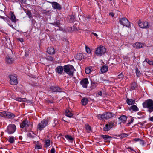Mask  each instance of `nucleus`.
<instances>
[{
	"mask_svg": "<svg viewBox=\"0 0 153 153\" xmlns=\"http://www.w3.org/2000/svg\"><path fill=\"white\" fill-rule=\"evenodd\" d=\"M139 26L142 28H146L149 27L148 22L146 21L141 22L139 20L138 22Z\"/></svg>",
	"mask_w": 153,
	"mask_h": 153,
	"instance_id": "1a4fd4ad",
	"label": "nucleus"
},
{
	"mask_svg": "<svg viewBox=\"0 0 153 153\" xmlns=\"http://www.w3.org/2000/svg\"><path fill=\"white\" fill-rule=\"evenodd\" d=\"M108 70V67L107 66H104L101 68V71L102 73H104L106 72Z\"/></svg>",
	"mask_w": 153,
	"mask_h": 153,
	"instance_id": "bb28decb",
	"label": "nucleus"
},
{
	"mask_svg": "<svg viewBox=\"0 0 153 153\" xmlns=\"http://www.w3.org/2000/svg\"><path fill=\"white\" fill-rule=\"evenodd\" d=\"M51 24L55 26V27H58L59 28L60 26V21L59 20H58V21L55 22L53 23H51Z\"/></svg>",
	"mask_w": 153,
	"mask_h": 153,
	"instance_id": "c85d7f7f",
	"label": "nucleus"
},
{
	"mask_svg": "<svg viewBox=\"0 0 153 153\" xmlns=\"http://www.w3.org/2000/svg\"><path fill=\"white\" fill-rule=\"evenodd\" d=\"M114 125V123L113 122H109L105 125L103 128L104 131H108L112 128Z\"/></svg>",
	"mask_w": 153,
	"mask_h": 153,
	"instance_id": "9d476101",
	"label": "nucleus"
},
{
	"mask_svg": "<svg viewBox=\"0 0 153 153\" xmlns=\"http://www.w3.org/2000/svg\"><path fill=\"white\" fill-rule=\"evenodd\" d=\"M134 119H132L131 121L129 122L128 124H131V123H132L133 122V121H134Z\"/></svg>",
	"mask_w": 153,
	"mask_h": 153,
	"instance_id": "052dcab7",
	"label": "nucleus"
},
{
	"mask_svg": "<svg viewBox=\"0 0 153 153\" xmlns=\"http://www.w3.org/2000/svg\"><path fill=\"white\" fill-rule=\"evenodd\" d=\"M89 82L88 79L87 78H85L83 79L80 82V84L84 88H86L87 85L88 84Z\"/></svg>",
	"mask_w": 153,
	"mask_h": 153,
	"instance_id": "9b49d317",
	"label": "nucleus"
},
{
	"mask_svg": "<svg viewBox=\"0 0 153 153\" xmlns=\"http://www.w3.org/2000/svg\"><path fill=\"white\" fill-rule=\"evenodd\" d=\"M53 9L60 10L62 9V6L58 3L56 2H51Z\"/></svg>",
	"mask_w": 153,
	"mask_h": 153,
	"instance_id": "ddd939ff",
	"label": "nucleus"
},
{
	"mask_svg": "<svg viewBox=\"0 0 153 153\" xmlns=\"http://www.w3.org/2000/svg\"><path fill=\"white\" fill-rule=\"evenodd\" d=\"M88 100L87 98L84 97L81 100V103L83 105H85L88 103Z\"/></svg>",
	"mask_w": 153,
	"mask_h": 153,
	"instance_id": "b1692460",
	"label": "nucleus"
},
{
	"mask_svg": "<svg viewBox=\"0 0 153 153\" xmlns=\"http://www.w3.org/2000/svg\"><path fill=\"white\" fill-rule=\"evenodd\" d=\"M133 140L137 142L139 141L140 140V139L139 138H135Z\"/></svg>",
	"mask_w": 153,
	"mask_h": 153,
	"instance_id": "864d4df0",
	"label": "nucleus"
},
{
	"mask_svg": "<svg viewBox=\"0 0 153 153\" xmlns=\"http://www.w3.org/2000/svg\"><path fill=\"white\" fill-rule=\"evenodd\" d=\"M123 75L122 74V73H120V74H119L118 75V76L117 78L118 79H121L123 77Z\"/></svg>",
	"mask_w": 153,
	"mask_h": 153,
	"instance_id": "49530a36",
	"label": "nucleus"
},
{
	"mask_svg": "<svg viewBox=\"0 0 153 153\" xmlns=\"http://www.w3.org/2000/svg\"><path fill=\"white\" fill-rule=\"evenodd\" d=\"M19 138H20H20H21V137H19Z\"/></svg>",
	"mask_w": 153,
	"mask_h": 153,
	"instance_id": "69168bd1",
	"label": "nucleus"
},
{
	"mask_svg": "<svg viewBox=\"0 0 153 153\" xmlns=\"http://www.w3.org/2000/svg\"><path fill=\"white\" fill-rule=\"evenodd\" d=\"M48 123V120L43 119L39 123L37 126V129L38 131H41L47 125Z\"/></svg>",
	"mask_w": 153,
	"mask_h": 153,
	"instance_id": "20e7f679",
	"label": "nucleus"
},
{
	"mask_svg": "<svg viewBox=\"0 0 153 153\" xmlns=\"http://www.w3.org/2000/svg\"><path fill=\"white\" fill-rule=\"evenodd\" d=\"M118 118L123 123H125L127 120L126 116L125 115H122Z\"/></svg>",
	"mask_w": 153,
	"mask_h": 153,
	"instance_id": "a878e982",
	"label": "nucleus"
},
{
	"mask_svg": "<svg viewBox=\"0 0 153 153\" xmlns=\"http://www.w3.org/2000/svg\"><path fill=\"white\" fill-rule=\"evenodd\" d=\"M106 52V49L105 47L100 45L97 48L95 51V53L100 56H101Z\"/></svg>",
	"mask_w": 153,
	"mask_h": 153,
	"instance_id": "7ed1b4c3",
	"label": "nucleus"
},
{
	"mask_svg": "<svg viewBox=\"0 0 153 153\" xmlns=\"http://www.w3.org/2000/svg\"><path fill=\"white\" fill-rule=\"evenodd\" d=\"M10 80V84L12 85H15L17 83L16 76L15 75H11L9 76Z\"/></svg>",
	"mask_w": 153,
	"mask_h": 153,
	"instance_id": "6e6552de",
	"label": "nucleus"
},
{
	"mask_svg": "<svg viewBox=\"0 0 153 153\" xmlns=\"http://www.w3.org/2000/svg\"><path fill=\"white\" fill-rule=\"evenodd\" d=\"M109 15L112 17H113L114 16V14L113 12H111L109 13Z\"/></svg>",
	"mask_w": 153,
	"mask_h": 153,
	"instance_id": "5fc2aeb1",
	"label": "nucleus"
},
{
	"mask_svg": "<svg viewBox=\"0 0 153 153\" xmlns=\"http://www.w3.org/2000/svg\"><path fill=\"white\" fill-rule=\"evenodd\" d=\"M55 71L58 74L62 75L64 72V67L61 66H58L56 68Z\"/></svg>",
	"mask_w": 153,
	"mask_h": 153,
	"instance_id": "f8f14e48",
	"label": "nucleus"
},
{
	"mask_svg": "<svg viewBox=\"0 0 153 153\" xmlns=\"http://www.w3.org/2000/svg\"><path fill=\"white\" fill-rule=\"evenodd\" d=\"M128 134H126L125 133H123L121 134L120 136L121 137L123 138L126 137L127 136H128Z\"/></svg>",
	"mask_w": 153,
	"mask_h": 153,
	"instance_id": "de8ad7c7",
	"label": "nucleus"
},
{
	"mask_svg": "<svg viewBox=\"0 0 153 153\" xmlns=\"http://www.w3.org/2000/svg\"><path fill=\"white\" fill-rule=\"evenodd\" d=\"M149 120L153 121V116L151 117L149 119Z\"/></svg>",
	"mask_w": 153,
	"mask_h": 153,
	"instance_id": "bf43d9fd",
	"label": "nucleus"
},
{
	"mask_svg": "<svg viewBox=\"0 0 153 153\" xmlns=\"http://www.w3.org/2000/svg\"><path fill=\"white\" fill-rule=\"evenodd\" d=\"M0 18L3 19L4 20H5L7 19V18L5 17H4L0 15Z\"/></svg>",
	"mask_w": 153,
	"mask_h": 153,
	"instance_id": "13d9d810",
	"label": "nucleus"
},
{
	"mask_svg": "<svg viewBox=\"0 0 153 153\" xmlns=\"http://www.w3.org/2000/svg\"><path fill=\"white\" fill-rule=\"evenodd\" d=\"M64 72L70 76H73V73L75 70L73 65H67L64 66Z\"/></svg>",
	"mask_w": 153,
	"mask_h": 153,
	"instance_id": "f03ea898",
	"label": "nucleus"
},
{
	"mask_svg": "<svg viewBox=\"0 0 153 153\" xmlns=\"http://www.w3.org/2000/svg\"><path fill=\"white\" fill-rule=\"evenodd\" d=\"M48 59L50 61H52L53 60V58L51 56H48Z\"/></svg>",
	"mask_w": 153,
	"mask_h": 153,
	"instance_id": "8fccbe9b",
	"label": "nucleus"
},
{
	"mask_svg": "<svg viewBox=\"0 0 153 153\" xmlns=\"http://www.w3.org/2000/svg\"><path fill=\"white\" fill-rule=\"evenodd\" d=\"M7 62L9 64H11L13 62V60L11 58H7Z\"/></svg>",
	"mask_w": 153,
	"mask_h": 153,
	"instance_id": "c03bdc74",
	"label": "nucleus"
},
{
	"mask_svg": "<svg viewBox=\"0 0 153 153\" xmlns=\"http://www.w3.org/2000/svg\"><path fill=\"white\" fill-rule=\"evenodd\" d=\"M129 110H132L134 111H137L139 110L137 107L135 105H133L131 106L129 109Z\"/></svg>",
	"mask_w": 153,
	"mask_h": 153,
	"instance_id": "393cba45",
	"label": "nucleus"
},
{
	"mask_svg": "<svg viewBox=\"0 0 153 153\" xmlns=\"http://www.w3.org/2000/svg\"><path fill=\"white\" fill-rule=\"evenodd\" d=\"M152 64H153V61H152Z\"/></svg>",
	"mask_w": 153,
	"mask_h": 153,
	"instance_id": "774afa93",
	"label": "nucleus"
},
{
	"mask_svg": "<svg viewBox=\"0 0 153 153\" xmlns=\"http://www.w3.org/2000/svg\"><path fill=\"white\" fill-rule=\"evenodd\" d=\"M47 52L50 54H54L55 53L54 48L53 47H49L47 48Z\"/></svg>",
	"mask_w": 153,
	"mask_h": 153,
	"instance_id": "412c9836",
	"label": "nucleus"
},
{
	"mask_svg": "<svg viewBox=\"0 0 153 153\" xmlns=\"http://www.w3.org/2000/svg\"><path fill=\"white\" fill-rule=\"evenodd\" d=\"M140 143L141 144H142V145H143L144 144L143 140L140 139Z\"/></svg>",
	"mask_w": 153,
	"mask_h": 153,
	"instance_id": "4d7b16f0",
	"label": "nucleus"
},
{
	"mask_svg": "<svg viewBox=\"0 0 153 153\" xmlns=\"http://www.w3.org/2000/svg\"><path fill=\"white\" fill-rule=\"evenodd\" d=\"M26 14L30 18L32 17V13L29 10H27L26 11Z\"/></svg>",
	"mask_w": 153,
	"mask_h": 153,
	"instance_id": "ea45409f",
	"label": "nucleus"
},
{
	"mask_svg": "<svg viewBox=\"0 0 153 153\" xmlns=\"http://www.w3.org/2000/svg\"><path fill=\"white\" fill-rule=\"evenodd\" d=\"M98 94L100 96H102V93L101 91H100L98 93Z\"/></svg>",
	"mask_w": 153,
	"mask_h": 153,
	"instance_id": "6e6d98bb",
	"label": "nucleus"
},
{
	"mask_svg": "<svg viewBox=\"0 0 153 153\" xmlns=\"http://www.w3.org/2000/svg\"><path fill=\"white\" fill-rule=\"evenodd\" d=\"M120 24L124 26L130 28V24L129 21L125 17L120 18L119 20Z\"/></svg>",
	"mask_w": 153,
	"mask_h": 153,
	"instance_id": "39448f33",
	"label": "nucleus"
},
{
	"mask_svg": "<svg viewBox=\"0 0 153 153\" xmlns=\"http://www.w3.org/2000/svg\"><path fill=\"white\" fill-rule=\"evenodd\" d=\"M143 46V43L139 42H136L133 45V47L136 48H142Z\"/></svg>",
	"mask_w": 153,
	"mask_h": 153,
	"instance_id": "f3484780",
	"label": "nucleus"
},
{
	"mask_svg": "<svg viewBox=\"0 0 153 153\" xmlns=\"http://www.w3.org/2000/svg\"><path fill=\"white\" fill-rule=\"evenodd\" d=\"M137 86V83L135 82H134L131 84L130 88L131 89L133 90L135 89Z\"/></svg>",
	"mask_w": 153,
	"mask_h": 153,
	"instance_id": "473e14b6",
	"label": "nucleus"
},
{
	"mask_svg": "<svg viewBox=\"0 0 153 153\" xmlns=\"http://www.w3.org/2000/svg\"><path fill=\"white\" fill-rule=\"evenodd\" d=\"M55 150L54 148L53 147L51 149V153H55Z\"/></svg>",
	"mask_w": 153,
	"mask_h": 153,
	"instance_id": "3c124183",
	"label": "nucleus"
},
{
	"mask_svg": "<svg viewBox=\"0 0 153 153\" xmlns=\"http://www.w3.org/2000/svg\"><path fill=\"white\" fill-rule=\"evenodd\" d=\"M145 61L147 62L150 65H152V61L149 60L148 59L146 58L145 59Z\"/></svg>",
	"mask_w": 153,
	"mask_h": 153,
	"instance_id": "37998d69",
	"label": "nucleus"
},
{
	"mask_svg": "<svg viewBox=\"0 0 153 153\" xmlns=\"http://www.w3.org/2000/svg\"><path fill=\"white\" fill-rule=\"evenodd\" d=\"M83 58V55L81 53L77 54L76 56V59L79 60H81Z\"/></svg>",
	"mask_w": 153,
	"mask_h": 153,
	"instance_id": "cd10ccee",
	"label": "nucleus"
},
{
	"mask_svg": "<svg viewBox=\"0 0 153 153\" xmlns=\"http://www.w3.org/2000/svg\"><path fill=\"white\" fill-rule=\"evenodd\" d=\"M101 137L106 142H108L110 141V140L111 137V136L108 135H101Z\"/></svg>",
	"mask_w": 153,
	"mask_h": 153,
	"instance_id": "5701e85b",
	"label": "nucleus"
},
{
	"mask_svg": "<svg viewBox=\"0 0 153 153\" xmlns=\"http://www.w3.org/2000/svg\"><path fill=\"white\" fill-rule=\"evenodd\" d=\"M19 138H20H20H21V137H19Z\"/></svg>",
	"mask_w": 153,
	"mask_h": 153,
	"instance_id": "338daca9",
	"label": "nucleus"
},
{
	"mask_svg": "<svg viewBox=\"0 0 153 153\" xmlns=\"http://www.w3.org/2000/svg\"><path fill=\"white\" fill-rule=\"evenodd\" d=\"M85 129L88 133H90L92 131L91 126L88 125H86Z\"/></svg>",
	"mask_w": 153,
	"mask_h": 153,
	"instance_id": "72a5a7b5",
	"label": "nucleus"
},
{
	"mask_svg": "<svg viewBox=\"0 0 153 153\" xmlns=\"http://www.w3.org/2000/svg\"><path fill=\"white\" fill-rule=\"evenodd\" d=\"M85 71L86 74H89L91 72V68L90 67H88L86 68L85 70Z\"/></svg>",
	"mask_w": 153,
	"mask_h": 153,
	"instance_id": "4c0bfd02",
	"label": "nucleus"
},
{
	"mask_svg": "<svg viewBox=\"0 0 153 153\" xmlns=\"http://www.w3.org/2000/svg\"><path fill=\"white\" fill-rule=\"evenodd\" d=\"M92 34L94 35L97 38H98V35L96 33H92Z\"/></svg>",
	"mask_w": 153,
	"mask_h": 153,
	"instance_id": "680f3d73",
	"label": "nucleus"
},
{
	"mask_svg": "<svg viewBox=\"0 0 153 153\" xmlns=\"http://www.w3.org/2000/svg\"><path fill=\"white\" fill-rule=\"evenodd\" d=\"M105 113L106 119H109L114 117L115 114L111 112H106Z\"/></svg>",
	"mask_w": 153,
	"mask_h": 153,
	"instance_id": "a211bd4d",
	"label": "nucleus"
},
{
	"mask_svg": "<svg viewBox=\"0 0 153 153\" xmlns=\"http://www.w3.org/2000/svg\"><path fill=\"white\" fill-rule=\"evenodd\" d=\"M136 73L137 76L139 77L141 74L137 68H136L135 69Z\"/></svg>",
	"mask_w": 153,
	"mask_h": 153,
	"instance_id": "58836bf2",
	"label": "nucleus"
},
{
	"mask_svg": "<svg viewBox=\"0 0 153 153\" xmlns=\"http://www.w3.org/2000/svg\"><path fill=\"white\" fill-rule=\"evenodd\" d=\"M30 126L32 127V125L30 122L27 119L23 120L20 125V127L22 128H25V129H27Z\"/></svg>",
	"mask_w": 153,
	"mask_h": 153,
	"instance_id": "423d86ee",
	"label": "nucleus"
},
{
	"mask_svg": "<svg viewBox=\"0 0 153 153\" xmlns=\"http://www.w3.org/2000/svg\"><path fill=\"white\" fill-rule=\"evenodd\" d=\"M6 112L5 111H3L1 112H0V116L5 117H6Z\"/></svg>",
	"mask_w": 153,
	"mask_h": 153,
	"instance_id": "a19ab883",
	"label": "nucleus"
},
{
	"mask_svg": "<svg viewBox=\"0 0 153 153\" xmlns=\"http://www.w3.org/2000/svg\"><path fill=\"white\" fill-rule=\"evenodd\" d=\"M15 116V115L9 112H6V118L9 119H12L14 118Z\"/></svg>",
	"mask_w": 153,
	"mask_h": 153,
	"instance_id": "dca6fc26",
	"label": "nucleus"
},
{
	"mask_svg": "<svg viewBox=\"0 0 153 153\" xmlns=\"http://www.w3.org/2000/svg\"><path fill=\"white\" fill-rule=\"evenodd\" d=\"M65 137L69 141L71 142H73L74 139L71 136L69 135H67L65 136Z\"/></svg>",
	"mask_w": 153,
	"mask_h": 153,
	"instance_id": "2f4dec72",
	"label": "nucleus"
},
{
	"mask_svg": "<svg viewBox=\"0 0 153 153\" xmlns=\"http://www.w3.org/2000/svg\"><path fill=\"white\" fill-rule=\"evenodd\" d=\"M73 30H77V29L76 26V25L75 24L72 28Z\"/></svg>",
	"mask_w": 153,
	"mask_h": 153,
	"instance_id": "09e8293b",
	"label": "nucleus"
},
{
	"mask_svg": "<svg viewBox=\"0 0 153 153\" xmlns=\"http://www.w3.org/2000/svg\"><path fill=\"white\" fill-rule=\"evenodd\" d=\"M9 141L11 143H13L14 141V137L13 136H10L9 137Z\"/></svg>",
	"mask_w": 153,
	"mask_h": 153,
	"instance_id": "c9c22d12",
	"label": "nucleus"
},
{
	"mask_svg": "<svg viewBox=\"0 0 153 153\" xmlns=\"http://www.w3.org/2000/svg\"><path fill=\"white\" fill-rule=\"evenodd\" d=\"M51 12L50 11H47L45 10H43L42 11V13L46 14L48 15L50 14Z\"/></svg>",
	"mask_w": 153,
	"mask_h": 153,
	"instance_id": "79ce46f5",
	"label": "nucleus"
},
{
	"mask_svg": "<svg viewBox=\"0 0 153 153\" xmlns=\"http://www.w3.org/2000/svg\"><path fill=\"white\" fill-rule=\"evenodd\" d=\"M50 89L53 92H62V89L58 87L51 86L50 87Z\"/></svg>",
	"mask_w": 153,
	"mask_h": 153,
	"instance_id": "4468645a",
	"label": "nucleus"
},
{
	"mask_svg": "<svg viewBox=\"0 0 153 153\" xmlns=\"http://www.w3.org/2000/svg\"><path fill=\"white\" fill-rule=\"evenodd\" d=\"M16 100L20 102H25L26 101V98H22L20 97H18L16 98Z\"/></svg>",
	"mask_w": 153,
	"mask_h": 153,
	"instance_id": "f704fd0d",
	"label": "nucleus"
},
{
	"mask_svg": "<svg viewBox=\"0 0 153 153\" xmlns=\"http://www.w3.org/2000/svg\"><path fill=\"white\" fill-rule=\"evenodd\" d=\"M85 49L86 52L88 53H91L90 49L87 46H85Z\"/></svg>",
	"mask_w": 153,
	"mask_h": 153,
	"instance_id": "a18cd8bd",
	"label": "nucleus"
},
{
	"mask_svg": "<svg viewBox=\"0 0 153 153\" xmlns=\"http://www.w3.org/2000/svg\"><path fill=\"white\" fill-rule=\"evenodd\" d=\"M17 39L21 42H22L23 41V39L22 38H17Z\"/></svg>",
	"mask_w": 153,
	"mask_h": 153,
	"instance_id": "603ef678",
	"label": "nucleus"
},
{
	"mask_svg": "<svg viewBox=\"0 0 153 153\" xmlns=\"http://www.w3.org/2000/svg\"><path fill=\"white\" fill-rule=\"evenodd\" d=\"M42 148V145H41L38 142H36L35 144V149H41Z\"/></svg>",
	"mask_w": 153,
	"mask_h": 153,
	"instance_id": "7c9ffc66",
	"label": "nucleus"
},
{
	"mask_svg": "<svg viewBox=\"0 0 153 153\" xmlns=\"http://www.w3.org/2000/svg\"><path fill=\"white\" fill-rule=\"evenodd\" d=\"M105 116V112L102 114H98L97 115V117L98 118L100 119H106Z\"/></svg>",
	"mask_w": 153,
	"mask_h": 153,
	"instance_id": "c756f323",
	"label": "nucleus"
},
{
	"mask_svg": "<svg viewBox=\"0 0 153 153\" xmlns=\"http://www.w3.org/2000/svg\"><path fill=\"white\" fill-rule=\"evenodd\" d=\"M50 140L49 139L47 140L45 142V146L46 147H48L50 145Z\"/></svg>",
	"mask_w": 153,
	"mask_h": 153,
	"instance_id": "e433bc0d",
	"label": "nucleus"
},
{
	"mask_svg": "<svg viewBox=\"0 0 153 153\" xmlns=\"http://www.w3.org/2000/svg\"><path fill=\"white\" fill-rule=\"evenodd\" d=\"M144 108H147L150 113L153 111V101L151 99H148L143 103Z\"/></svg>",
	"mask_w": 153,
	"mask_h": 153,
	"instance_id": "f257e3e1",
	"label": "nucleus"
},
{
	"mask_svg": "<svg viewBox=\"0 0 153 153\" xmlns=\"http://www.w3.org/2000/svg\"><path fill=\"white\" fill-rule=\"evenodd\" d=\"M11 13V18L10 20L11 21L14 22H16L17 20H18V19H17L15 16L13 12H10Z\"/></svg>",
	"mask_w": 153,
	"mask_h": 153,
	"instance_id": "6ab92c4d",
	"label": "nucleus"
},
{
	"mask_svg": "<svg viewBox=\"0 0 153 153\" xmlns=\"http://www.w3.org/2000/svg\"><path fill=\"white\" fill-rule=\"evenodd\" d=\"M127 149H129L131 151H134L133 149L131 147H128L127 148Z\"/></svg>",
	"mask_w": 153,
	"mask_h": 153,
	"instance_id": "e2e57ef3",
	"label": "nucleus"
},
{
	"mask_svg": "<svg viewBox=\"0 0 153 153\" xmlns=\"http://www.w3.org/2000/svg\"><path fill=\"white\" fill-rule=\"evenodd\" d=\"M109 1H111L112 0H108Z\"/></svg>",
	"mask_w": 153,
	"mask_h": 153,
	"instance_id": "0e129e2a",
	"label": "nucleus"
},
{
	"mask_svg": "<svg viewBox=\"0 0 153 153\" xmlns=\"http://www.w3.org/2000/svg\"><path fill=\"white\" fill-rule=\"evenodd\" d=\"M75 16L74 15H69L67 17L68 21L69 22H72L74 21Z\"/></svg>",
	"mask_w": 153,
	"mask_h": 153,
	"instance_id": "4be33fe9",
	"label": "nucleus"
},
{
	"mask_svg": "<svg viewBox=\"0 0 153 153\" xmlns=\"http://www.w3.org/2000/svg\"><path fill=\"white\" fill-rule=\"evenodd\" d=\"M71 110L68 109L65 111V115L69 117H71L73 115V114L71 112Z\"/></svg>",
	"mask_w": 153,
	"mask_h": 153,
	"instance_id": "aec40b11",
	"label": "nucleus"
},
{
	"mask_svg": "<svg viewBox=\"0 0 153 153\" xmlns=\"http://www.w3.org/2000/svg\"><path fill=\"white\" fill-rule=\"evenodd\" d=\"M126 102L129 105H131L135 104V100L127 98L126 100Z\"/></svg>",
	"mask_w": 153,
	"mask_h": 153,
	"instance_id": "2eb2a0df",
	"label": "nucleus"
},
{
	"mask_svg": "<svg viewBox=\"0 0 153 153\" xmlns=\"http://www.w3.org/2000/svg\"><path fill=\"white\" fill-rule=\"evenodd\" d=\"M16 129V127L14 124H10L7 126L5 132H7L9 134H11L15 132Z\"/></svg>",
	"mask_w": 153,
	"mask_h": 153,
	"instance_id": "0eeeda50",
	"label": "nucleus"
}]
</instances>
